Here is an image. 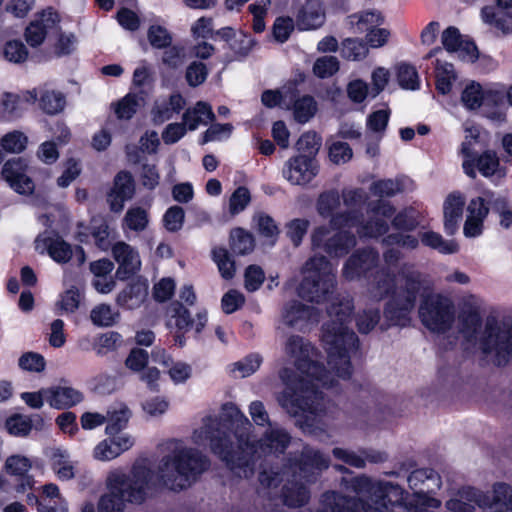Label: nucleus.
<instances>
[{
  "label": "nucleus",
  "mask_w": 512,
  "mask_h": 512,
  "mask_svg": "<svg viewBox=\"0 0 512 512\" xmlns=\"http://www.w3.org/2000/svg\"><path fill=\"white\" fill-rule=\"evenodd\" d=\"M164 447L167 453L159 461L156 473L139 462L129 474L111 472L106 481L108 492L98 503L99 512H123L128 503L142 504L156 485L184 490L209 466L202 453L180 440H169Z\"/></svg>",
  "instance_id": "obj_1"
},
{
  "label": "nucleus",
  "mask_w": 512,
  "mask_h": 512,
  "mask_svg": "<svg viewBox=\"0 0 512 512\" xmlns=\"http://www.w3.org/2000/svg\"><path fill=\"white\" fill-rule=\"evenodd\" d=\"M285 355L300 373L296 385L295 373L284 368L279 376L287 389L277 397L279 405L291 416L298 417L303 431L319 435L325 432L326 404L319 387H333L334 379L317 360L318 353L310 341L290 335L284 344Z\"/></svg>",
  "instance_id": "obj_2"
},
{
  "label": "nucleus",
  "mask_w": 512,
  "mask_h": 512,
  "mask_svg": "<svg viewBox=\"0 0 512 512\" xmlns=\"http://www.w3.org/2000/svg\"><path fill=\"white\" fill-rule=\"evenodd\" d=\"M230 409L235 419L229 425L226 421L207 416L202 426L194 431L192 439L197 445L209 442L211 450L235 476L250 478L254 475L257 460L262 455L284 453L291 442V436L285 429L273 427L254 443L250 440L252 424L249 419L236 407L231 406Z\"/></svg>",
  "instance_id": "obj_3"
},
{
  "label": "nucleus",
  "mask_w": 512,
  "mask_h": 512,
  "mask_svg": "<svg viewBox=\"0 0 512 512\" xmlns=\"http://www.w3.org/2000/svg\"><path fill=\"white\" fill-rule=\"evenodd\" d=\"M485 302L482 298L469 294L462 298L458 314L459 333L468 342H477L479 349L490 356L497 366L512 362V318L499 320L488 316L482 327V314Z\"/></svg>",
  "instance_id": "obj_4"
},
{
  "label": "nucleus",
  "mask_w": 512,
  "mask_h": 512,
  "mask_svg": "<svg viewBox=\"0 0 512 512\" xmlns=\"http://www.w3.org/2000/svg\"><path fill=\"white\" fill-rule=\"evenodd\" d=\"M353 310L354 302L349 295L336 296L327 308L330 321L322 327L328 365L342 379H349L352 375L350 358L359 348L357 335L347 326Z\"/></svg>",
  "instance_id": "obj_5"
},
{
  "label": "nucleus",
  "mask_w": 512,
  "mask_h": 512,
  "mask_svg": "<svg viewBox=\"0 0 512 512\" xmlns=\"http://www.w3.org/2000/svg\"><path fill=\"white\" fill-rule=\"evenodd\" d=\"M398 277L400 286L385 305V324L381 325L382 330L390 326H408L417 298L423 289V276L413 263L403 262L398 270Z\"/></svg>",
  "instance_id": "obj_6"
},
{
  "label": "nucleus",
  "mask_w": 512,
  "mask_h": 512,
  "mask_svg": "<svg viewBox=\"0 0 512 512\" xmlns=\"http://www.w3.org/2000/svg\"><path fill=\"white\" fill-rule=\"evenodd\" d=\"M305 274L300 286L299 296L317 304L329 299L336 288L335 268L323 255L309 258L303 266Z\"/></svg>",
  "instance_id": "obj_7"
},
{
  "label": "nucleus",
  "mask_w": 512,
  "mask_h": 512,
  "mask_svg": "<svg viewBox=\"0 0 512 512\" xmlns=\"http://www.w3.org/2000/svg\"><path fill=\"white\" fill-rule=\"evenodd\" d=\"M403 254L400 250L389 248L383 253L384 268L378 271L372 282L368 285L364 295L367 302H380L393 292L396 293L400 286L398 270L403 263L400 261Z\"/></svg>",
  "instance_id": "obj_8"
},
{
  "label": "nucleus",
  "mask_w": 512,
  "mask_h": 512,
  "mask_svg": "<svg viewBox=\"0 0 512 512\" xmlns=\"http://www.w3.org/2000/svg\"><path fill=\"white\" fill-rule=\"evenodd\" d=\"M413 467L412 462L402 463L398 471H391L387 474L399 477L403 473H408L407 483L413 494L427 506L438 508L441 502L430 495L440 489L442 485L440 475L430 468H419L410 471Z\"/></svg>",
  "instance_id": "obj_9"
},
{
  "label": "nucleus",
  "mask_w": 512,
  "mask_h": 512,
  "mask_svg": "<svg viewBox=\"0 0 512 512\" xmlns=\"http://www.w3.org/2000/svg\"><path fill=\"white\" fill-rule=\"evenodd\" d=\"M419 317L430 331L444 333L454 323V304L451 299L440 294L427 295L420 304Z\"/></svg>",
  "instance_id": "obj_10"
},
{
  "label": "nucleus",
  "mask_w": 512,
  "mask_h": 512,
  "mask_svg": "<svg viewBox=\"0 0 512 512\" xmlns=\"http://www.w3.org/2000/svg\"><path fill=\"white\" fill-rule=\"evenodd\" d=\"M470 136H466L465 141L461 145V154L464 156L462 164L463 170L470 178H476V168L480 174L486 178L494 175L504 176V171L500 167V161L495 151L486 150L478 156H474L473 142L478 138L472 129H467Z\"/></svg>",
  "instance_id": "obj_11"
},
{
  "label": "nucleus",
  "mask_w": 512,
  "mask_h": 512,
  "mask_svg": "<svg viewBox=\"0 0 512 512\" xmlns=\"http://www.w3.org/2000/svg\"><path fill=\"white\" fill-rule=\"evenodd\" d=\"M330 465L329 456L320 450L305 445L298 456L289 459L283 475L299 478L306 483L315 482L318 476Z\"/></svg>",
  "instance_id": "obj_12"
},
{
  "label": "nucleus",
  "mask_w": 512,
  "mask_h": 512,
  "mask_svg": "<svg viewBox=\"0 0 512 512\" xmlns=\"http://www.w3.org/2000/svg\"><path fill=\"white\" fill-rule=\"evenodd\" d=\"M313 249H322L331 257L347 255L357 244L354 234L346 230L332 231L327 226L315 228L311 234Z\"/></svg>",
  "instance_id": "obj_13"
},
{
  "label": "nucleus",
  "mask_w": 512,
  "mask_h": 512,
  "mask_svg": "<svg viewBox=\"0 0 512 512\" xmlns=\"http://www.w3.org/2000/svg\"><path fill=\"white\" fill-rule=\"evenodd\" d=\"M319 172L316 158L305 155H296L289 158L283 167V177L292 185H306L310 183Z\"/></svg>",
  "instance_id": "obj_14"
},
{
  "label": "nucleus",
  "mask_w": 512,
  "mask_h": 512,
  "mask_svg": "<svg viewBox=\"0 0 512 512\" xmlns=\"http://www.w3.org/2000/svg\"><path fill=\"white\" fill-rule=\"evenodd\" d=\"M379 264V253L372 248L355 251L344 263L342 276L353 281L365 276Z\"/></svg>",
  "instance_id": "obj_15"
},
{
  "label": "nucleus",
  "mask_w": 512,
  "mask_h": 512,
  "mask_svg": "<svg viewBox=\"0 0 512 512\" xmlns=\"http://www.w3.org/2000/svg\"><path fill=\"white\" fill-rule=\"evenodd\" d=\"M340 206V195L336 190H329L321 193L316 201V210L323 218H331V228H344L354 226L351 213L334 215V211Z\"/></svg>",
  "instance_id": "obj_16"
},
{
  "label": "nucleus",
  "mask_w": 512,
  "mask_h": 512,
  "mask_svg": "<svg viewBox=\"0 0 512 512\" xmlns=\"http://www.w3.org/2000/svg\"><path fill=\"white\" fill-rule=\"evenodd\" d=\"M282 319L285 325L298 330H304L310 324L319 322L320 312L315 307L293 300L283 308Z\"/></svg>",
  "instance_id": "obj_17"
},
{
  "label": "nucleus",
  "mask_w": 512,
  "mask_h": 512,
  "mask_svg": "<svg viewBox=\"0 0 512 512\" xmlns=\"http://www.w3.org/2000/svg\"><path fill=\"white\" fill-rule=\"evenodd\" d=\"M112 255L118 263L115 276L119 280L129 279L141 268L138 251L123 241H119L112 246Z\"/></svg>",
  "instance_id": "obj_18"
},
{
  "label": "nucleus",
  "mask_w": 512,
  "mask_h": 512,
  "mask_svg": "<svg viewBox=\"0 0 512 512\" xmlns=\"http://www.w3.org/2000/svg\"><path fill=\"white\" fill-rule=\"evenodd\" d=\"M28 164L25 159L18 157L7 161L2 169L4 179L10 187L20 194H30L34 191V182L27 175Z\"/></svg>",
  "instance_id": "obj_19"
},
{
  "label": "nucleus",
  "mask_w": 512,
  "mask_h": 512,
  "mask_svg": "<svg viewBox=\"0 0 512 512\" xmlns=\"http://www.w3.org/2000/svg\"><path fill=\"white\" fill-rule=\"evenodd\" d=\"M168 321L167 326L170 329H177L178 331H187L189 328L195 326L196 333H200L205 327L207 322V313L205 311L197 314V320L191 319L190 312L185 308L181 302H172L167 309Z\"/></svg>",
  "instance_id": "obj_20"
},
{
  "label": "nucleus",
  "mask_w": 512,
  "mask_h": 512,
  "mask_svg": "<svg viewBox=\"0 0 512 512\" xmlns=\"http://www.w3.org/2000/svg\"><path fill=\"white\" fill-rule=\"evenodd\" d=\"M374 498H377L389 506L390 512H411L406 502L408 493L398 484L392 482H376Z\"/></svg>",
  "instance_id": "obj_21"
},
{
  "label": "nucleus",
  "mask_w": 512,
  "mask_h": 512,
  "mask_svg": "<svg viewBox=\"0 0 512 512\" xmlns=\"http://www.w3.org/2000/svg\"><path fill=\"white\" fill-rule=\"evenodd\" d=\"M135 193V183L131 173L120 171L114 178V185L107 196L111 211L120 212L126 201L132 199Z\"/></svg>",
  "instance_id": "obj_22"
},
{
  "label": "nucleus",
  "mask_w": 512,
  "mask_h": 512,
  "mask_svg": "<svg viewBox=\"0 0 512 512\" xmlns=\"http://www.w3.org/2000/svg\"><path fill=\"white\" fill-rule=\"evenodd\" d=\"M60 17L52 8L44 10L40 17L31 22L25 30V39L31 47L43 43L49 31L57 26Z\"/></svg>",
  "instance_id": "obj_23"
},
{
  "label": "nucleus",
  "mask_w": 512,
  "mask_h": 512,
  "mask_svg": "<svg viewBox=\"0 0 512 512\" xmlns=\"http://www.w3.org/2000/svg\"><path fill=\"white\" fill-rule=\"evenodd\" d=\"M485 493L466 487L461 490L446 503V507L452 512H474L476 507L485 511Z\"/></svg>",
  "instance_id": "obj_24"
},
{
  "label": "nucleus",
  "mask_w": 512,
  "mask_h": 512,
  "mask_svg": "<svg viewBox=\"0 0 512 512\" xmlns=\"http://www.w3.org/2000/svg\"><path fill=\"white\" fill-rule=\"evenodd\" d=\"M363 504L355 497H347L335 491L321 496L317 512H362Z\"/></svg>",
  "instance_id": "obj_25"
},
{
  "label": "nucleus",
  "mask_w": 512,
  "mask_h": 512,
  "mask_svg": "<svg viewBox=\"0 0 512 512\" xmlns=\"http://www.w3.org/2000/svg\"><path fill=\"white\" fill-rule=\"evenodd\" d=\"M467 218L464 223L463 233L468 238L477 237L482 234L483 222L489 213V208L482 197L470 200L467 206Z\"/></svg>",
  "instance_id": "obj_26"
},
{
  "label": "nucleus",
  "mask_w": 512,
  "mask_h": 512,
  "mask_svg": "<svg viewBox=\"0 0 512 512\" xmlns=\"http://www.w3.org/2000/svg\"><path fill=\"white\" fill-rule=\"evenodd\" d=\"M325 22V11L320 0H307L296 16L300 30H315Z\"/></svg>",
  "instance_id": "obj_27"
},
{
  "label": "nucleus",
  "mask_w": 512,
  "mask_h": 512,
  "mask_svg": "<svg viewBox=\"0 0 512 512\" xmlns=\"http://www.w3.org/2000/svg\"><path fill=\"white\" fill-rule=\"evenodd\" d=\"M465 198L459 192L447 196L443 204L444 228L447 234L453 235L463 215Z\"/></svg>",
  "instance_id": "obj_28"
},
{
  "label": "nucleus",
  "mask_w": 512,
  "mask_h": 512,
  "mask_svg": "<svg viewBox=\"0 0 512 512\" xmlns=\"http://www.w3.org/2000/svg\"><path fill=\"white\" fill-rule=\"evenodd\" d=\"M486 512H512V485L496 483L490 494L485 493Z\"/></svg>",
  "instance_id": "obj_29"
},
{
  "label": "nucleus",
  "mask_w": 512,
  "mask_h": 512,
  "mask_svg": "<svg viewBox=\"0 0 512 512\" xmlns=\"http://www.w3.org/2000/svg\"><path fill=\"white\" fill-rule=\"evenodd\" d=\"M46 402L56 409L72 407L83 400V394L72 387H51L44 390Z\"/></svg>",
  "instance_id": "obj_30"
},
{
  "label": "nucleus",
  "mask_w": 512,
  "mask_h": 512,
  "mask_svg": "<svg viewBox=\"0 0 512 512\" xmlns=\"http://www.w3.org/2000/svg\"><path fill=\"white\" fill-rule=\"evenodd\" d=\"M37 248L40 243L47 250L49 256L57 263H67L73 255L71 245L59 236L37 238Z\"/></svg>",
  "instance_id": "obj_31"
},
{
  "label": "nucleus",
  "mask_w": 512,
  "mask_h": 512,
  "mask_svg": "<svg viewBox=\"0 0 512 512\" xmlns=\"http://www.w3.org/2000/svg\"><path fill=\"white\" fill-rule=\"evenodd\" d=\"M188 129L193 131L197 129L200 124L207 125L215 119V114L212 107L203 101H198L193 108L185 111L182 117Z\"/></svg>",
  "instance_id": "obj_32"
},
{
  "label": "nucleus",
  "mask_w": 512,
  "mask_h": 512,
  "mask_svg": "<svg viewBox=\"0 0 512 512\" xmlns=\"http://www.w3.org/2000/svg\"><path fill=\"white\" fill-rule=\"evenodd\" d=\"M299 480V478L288 479V482L283 487V502L289 507H300L305 505L310 497L309 491L306 486Z\"/></svg>",
  "instance_id": "obj_33"
},
{
  "label": "nucleus",
  "mask_w": 512,
  "mask_h": 512,
  "mask_svg": "<svg viewBox=\"0 0 512 512\" xmlns=\"http://www.w3.org/2000/svg\"><path fill=\"white\" fill-rule=\"evenodd\" d=\"M147 294V286L141 282L128 285L120 291L116 297V303L127 309H134L140 306Z\"/></svg>",
  "instance_id": "obj_34"
},
{
  "label": "nucleus",
  "mask_w": 512,
  "mask_h": 512,
  "mask_svg": "<svg viewBox=\"0 0 512 512\" xmlns=\"http://www.w3.org/2000/svg\"><path fill=\"white\" fill-rule=\"evenodd\" d=\"M457 74L453 64L440 59L435 63V84L439 93L446 95L452 90Z\"/></svg>",
  "instance_id": "obj_35"
},
{
  "label": "nucleus",
  "mask_w": 512,
  "mask_h": 512,
  "mask_svg": "<svg viewBox=\"0 0 512 512\" xmlns=\"http://www.w3.org/2000/svg\"><path fill=\"white\" fill-rule=\"evenodd\" d=\"M481 18L484 23L494 26L504 35L512 33V13L501 12L495 7L485 6L481 10Z\"/></svg>",
  "instance_id": "obj_36"
},
{
  "label": "nucleus",
  "mask_w": 512,
  "mask_h": 512,
  "mask_svg": "<svg viewBox=\"0 0 512 512\" xmlns=\"http://www.w3.org/2000/svg\"><path fill=\"white\" fill-rule=\"evenodd\" d=\"M380 317L379 306L372 305L371 302L366 301V307L359 310L355 315L357 330L361 334L370 333L379 324Z\"/></svg>",
  "instance_id": "obj_37"
},
{
  "label": "nucleus",
  "mask_w": 512,
  "mask_h": 512,
  "mask_svg": "<svg viewBox=\"0 0 512 512\" xmlns=\"http://www.w3.org/2000/svg\"><path fill=\"white\" fill-rule=\"evenodd\" d=\"M105 416L107 417L106 434L112 436L126 428L131 417V411L126 405L120 404L111 408Z\"/></svg>",
  "instance_id": "obj_38"
},
{
  "label": "nucleus",
  "mask_w": 512,
  "mask_h": 512,
  "mask_svg": "<svg viewBox=\"0 0 512 512\" xmlns=\"http://www.w3.org/2000/svg\"><path fill=\"white\" fill-rule=\"evenodd\" d=\"M354 32L362 34L377 27L383 22V17L378 11H363L349 16Z\"/></svg>",
  "instance_id": "obj_39"
},
{
  "label": "nucleus",
  "mask_w": 512,
  "mask_h": 512,
  "mask_svg": "<svg viewBox=\"0 0 512 512\" xmlns=\"http://www.w3.org/2000/svg\"><path fill=\"white\" fill-rule=\"evenodd\" d=\"M143 98L136 94H127L121 100L112 104V109L120 120H129L141 107Z\"/></svg>",
  "instance_id": "obj_40"
},
{
  "label": "nucleus",
  "mask_w": 512,
  "mask_h": 512,
  "mask_svg": "<svg viewBox=\"0 0 512 512\" xmlns=\"http://www.w3.org/2000/svg\"><path fill=\"white\" fill-rule=\"evenodd\" d=\"M148 224V212L141 207H131L123 218L122 228L124 231L142 232L147 228Z\"/></svg>",
  "instance_id": "obj_41"
},
{
  "label": "nucleus",
  "mask_w": 512,
  "mask_h": 512,
  "mask_svg": "<svg viewBox=\"0 0 512 512\" xmlns=\"http://www.w3.org/2000/svg\"><path fill=\"white\" fill-rule=\"evenodd\" d=\"M254 237L243 228H235L230 233V248L238 255H245L253 251Z\"/></svg>",
  "instance_id": "obj_42"
},
{
  "label": "nucleus",
  "mask_w": 512,
  "mask_h": 512,
  "mask_svg": "<svg viewBox=\"0 0 512 512\" xmlns=\"http://www.w3.org/2000/svg\"><path fill=\"white\" fill-rule=\"evenodd\" d=\"M120 313L108 304L96 305L90 312V319L95 326L110 327L118 322Z\"/></svg>",
  "instance_id": "obj_43"
},
{
  "label": "nucleus",
  "mask_w": 512,
  "mask_h": 512,
  "mask_svg": "<svg viewBox=\"0 0 512 512\" xmlns=\"http://www.w3.org/2000/svg\"><path fill=\"white\" fill-rule=\"evenodd\" d=\"M52 467L57 476L62 480L74 477V467L65 450L54 449L51 454Z\"/></svg>",
  "instance_id": "obj_44"
},
{
  "label": "nucleus",
  "mask_w": 512,
  "mask_h": 512,
  "mask_svg": "<svg viewBox=\"0 0 512 512\" xmlns=\"http://www.w3.org/2000/svg\"><path fill=\"white\" fill-rule=\"evenodd\" d=\"M40 94V107L45 113L55 115L63 111L66 101L61 92L46 89L41 90Z\"/></svg>",
  "instance_id": "obj_45"
},
{
  "label": "nucleus",
  "mask_w": 512,
  "mask_h": 512,
  "mask_svg": "<svg viewBox=\"0 0 512 512\" xmlns=\"http://www.w3.org/2000/svg\"><path fill=\"white\" fill-rule=\"evenodd\" d=\"M421 242L442 254H453L458 251V245L454 241L445 240L439 233L427 231L421 234Z\"/></svg>",
  "instance_id": "obj_46"
},
{
  "label": "nucleus",
  "mask_w": 512,
  "mask_h": 512,
  "mask_svg": "<svg viewBox=\"0 0 512 512\" xmlns=\"http://www.w3.org/2000/svg\"><path fill=\"white\" fill-rule=\"evenodd\" d=\"M212 258L216 263L222 278L232 279L236 272L235 262L228 250L223 247H216L212 250Z\"/></svg>",
  "instance_id": "obj_47"
},
{
  "label": "nucleus",
  "mask_w": 512,
  "mask_h": 512,
  "mask_svg": "<svg viewBox=\"0 0 512 512\" xmlns=\"http://www.w3.org/2000/svg\"><path fill=\"white\" fill-rule=\"evenodd\" d=\"M317 104L313 97L303 96L295 100L293 105V115L297 122L306 123L316 113Z\"/></svg>",
  "instance_id": "obj_48"
},
{
  "label": "nucleus",
  "mask_w": 512,
  "mask_h": 512,
  "mask_svg": "<svg viewBox=\"0 0 512 512\" xmlns=\"http://www.w3.org/2000/svg\"><path fill=\"white\" fill-rule=\"evenodd\" d=\"M321 137L313 131H308L301 135L296 142V149L299 155L311 156L315 158L321 147Z\"/></svg>",
  "instance_id": "obj_49"
},
{
  "label": "nucleus",
  "mask_w": 512,
  "mask_h": 512,
  "mask_svg": "<svg viewBox=\"0 0 512 512\" xmlns=\"http://www.w3.org/2000/svg\"><path fill=\"white\" fill-rule=\"evenodd\" d=\"M367 54V45L362 40L348 38L342 42L341 55L347 60H361L364 59Z\"/></svg>",
  "instance_id": "obj_50"
},
{
  "label": "nucleus",
  "mask_w": 512,
  "mask_h": 512,
  "mask_svg": "<svg viewBox=\"0 0 512 512\" xmlns=\"http://www.w3.org/2000/svg\"><path fill=\"white\" fill-rule=\"evenodd\" d=\"M28 50L20 40H9L4 44V58L14 64L24 63L28 59Z\"/></svg>",
  "instance_id": "obj_51"
},
{
  "label": "nucleus",
  "mask_w": 512,
  "mask_h": 512,
  "mask_svg": "<svg viewBox=\"0 0 512 512\" xmlns=\"http://www.w3.org/2000/svg\"><path fill=\"white\" fill-rule=\"evenodd\" d=\"M397 80L403 89L416 90L419 88V76L416 68L407 63L397 66Z\"/></svg>",
  "instance_id": "obj_52"
},
{
  "label": "nucleus",
  "mask_w": 512,
  "mask_h": 512,
  "mask_svg": "<svg viewBox=\"0 0 512 512\" xmlns=\"http://www.w3.org/2000/svg\"><path fill=\"white\" fill-rule=\"evenodd\" d=\"M261 363L262 358L259 354H250L243 360L234 363L232 372L235 374V376L245 378L256 372Z\"/></svg>",
  "instance_id": "obj_53"
},
{
  "label": "nucleus",
  "mask_w": 512,
  "mask_h": 512,
  "mask_svg": "<svg viewBox=\"0 0 512 512\" xmlns=\"http://www.w3.org/2000/svg\"><path fill=\"white\" fill-rule=\"evenodd\" d=\"M388 230L389 225L384 219L373 218L358 227L357 233L360 237L377 238L386 234Z\"/></svg>",
  "instance_id": "obj_54"
},
{
  "label": "nucleus",
  "mask_w": 512,
  "mask_h": 512,
  "mask_svg": "<svg viewBox=\"0 0 512 512\" xmlns=\"http://www.w3.org/2000/svg\"><path fill=\"white\" fill-rule=\"evenodd\" d=\"M418 225L417 212L413 208L402 210L392 220V226L400 231H413Z\"/></svg>",
  "instance_id": "obj_55"
},
{
  "label": "nucleus",
  "mask_w": 512,
  "mask_h": 512,
  "mask_svg": "<svg viewBox=\"0 0 512 512\" xmlns=\"http://www.w3.org/2000/svg\"><path fill=\"white\" fill-rule=\"evenodd\" d=\"M1 107L5 115L10 119L19 118L23 113L21 96L19 94L4 92L1 97Z\"/></svg>",
  "instance_id": "obj_56"
},
{
  "label": "nucleus",
  "mask_w": 512,
  "mask_h": 512,
  "mask_svg": "<svg viewBox=\"0 0 512 512\" xmlns=\"http://www.w3.org/2000/svg\"><path fill=\"white\" fill-rule=\"evenodd\" d=\"M5 426L11 435L23 437L30 433L32 422L28 416L16 414L6 420Z\"/></svg>",
  "instance_id": "obj_57"
},
{
  "label": "nucleus",
  "mask_w": 512,
  "mask_h": 512,
  "mask_svg": "<svg viewBox=\"0 0 512 512\" xmlns=\"http://www.w3.org/2000/svg\"><path fill=\"white\" fill-rule=\"evenodd\" d=\"M461 101L470 110L477 109L483 101V92L480 84L471 82L462 92Z\"/></svg>",
  "instance_id": "obj_58"
},
{
  "label": "nucleus",
  "mask_w": 512,
  "mask_h": 512,
  "mask_svg": "<svg viewBox=\"0 0 512 512\" xmlns=\"http://www.w3.org/2000/svg\"><path fill=\"white\" fill-rule=\"evenodd\" d=\"M373 195L379 197H393L402 191L399 181L393 179H383L373 182L370 186Z\"/></svg>",
  "instance_id": "obj_59"
},
{
  "label": "nucleus",
  "mask_w": 512,
  "mask_h": 512,
  "mask_svg": "<svg viewBox=\"0 0 512 512\" xmlns=\"http://www.w3.org/2000/svg\"><path fill=\"white\" fill-rule=\"evenodd\" d=\"M339 70V61L335 56L318 58L313 65V72L319 78H327Z\"/></svg>",
  "instance_id": "obj_60"
},
{
  "label": "nucleus",
  "mask_w": 512,
  "mask_h": 512,
  "mask_svg": "<svg viewBox=\"0 0 512 512\" xmlns=\"http://www.w3.org/2000/svg\"><path fill=\"white\" fill-rule=\"evenodd\" d=\"M31 461L22 455H12L8 457L4 464V470L15 476H23L31 469Z\"/></svg>",
  "instance_id": "obj_61"
},
{
  "label": "nucleus",
  "mask_w": 512,
  "mask_h": 512,
  "mask_svg": "<svg viewBox=\"0 0 512 512\" xmlns=\"http://www.w3.org/2000/svg\"><path fill=\"white\" fill-rule=\"evenodd\" d=\"M310 222L307 219L296 218L286 225V234L294 246H299L303 237L307 233Z\"/></svg>",
  "instance_id": "obj_62"
},
{
  "label": "nucleus",
  "mask_w": 512,
  "mask_h": 512,
  "mask_svg": "<svg viewBox=\"0 0 512 512\" xmlns=\"http://www.w3.org/2000/svg\"><path fill=\"white\" fill-rule=\"evenodd\" d=\"M329 159L336 165L347 163L352 158V149L348 143L335 141L329 146Z\"/></svg>",
  "instance_id": "obj_63"
},
{
  "label": "nucleus",
  "mask_w": 512,
  "mask_h": 512,
  "mask_svg": "<svg viewBox=\"0 0 512 512\" xmlns=\"http://www.w3.org/2000/svg\"><path fill=\"white\" fill-rule=\"evenodd\" d=\"M185 58L186 52L183 46H168L163 53L162 62L168 68L177 69L184 64Z\"/></svg>",
  "instance_id": "obj_64"
}]
</instances>
